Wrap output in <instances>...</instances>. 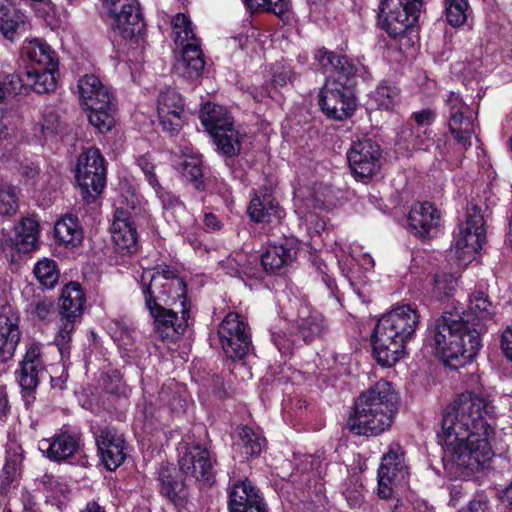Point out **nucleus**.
<instances>
[{
  "instance_id": "1",
  "label": "nucleus",
  "mask_w": 512,
  "mask_h": 512,
  "mask_svg": "<svg viewBox=\"0 0 512 512\" xmlns=\"http://www.w3.org/2000/svg\"><path fill=\"white\" fill-rule=\"evenodd\" d=\"M493 406L483 397L466 392L443 412V465L452 478L466 479L483 469L494 456L490 438Z\"/></svg>"
},
{
  "instance_id": "2",
  "label": "nucleus",
  "mask_w": 512,
  "mask_h": 512,
  "mask_svg": "<svg viewBox=\"0 0 512 512\" xmlns=\"http://www.w3.org/2000/svg\"><path fill=\"white\" fill-rule=\"evenodd\" d=\"M139 282L145 306L154 319L155 333L162 340H176L188 326L189 307L182 300L177 307L169 308V296L159 289L168 285L173 297H181L185 282L176 270L166 265L144 269Z\"/></svg>"
},
{
  "instance_id": "3",
  "label": "nucleus",
  "mask_w": 512,
  "mask_h": 512,
  "mask_svg": "<svg viewBox=\"0 0 512 512\" xmlns=\"http://www.w3.org/2000/svg\"><path fill=\"white\" fill-rule=\"evenodd\" d=\"M415 308L402 305L383 315L377 322L372 336L373 354L382 366L394 365L404 353L419 324Z\"/></svg>"
},
{
  "instance_id": "4",
  "label": "nucleus",
  "mask_w": 512,
  "mask_h": 512,
  "mask_svg": "<svg viewBox=\"0 0 512 512\" xmlns=\"http://www.w3.org/2000/svg\"><path fill=\"white\" fill-rule=\"evenodd\" d=\"M397 404L391 384L380 380L358 397L347 426L356 435H379L391 426Z\"/></svg>"
},
{
  "instance_id": "5",
  "label": "nucleus",
  "mask_w": 512,
  "mask_h": 512,
  "mask_svg": "<svg viewBox=\"0 0 512 512\" xmlns=\"http://www.w3.org/2000/svg\"><path fill=\"white\" fill-rule=\"evenodd\" d=\"M433 341L437 354L454 366L473 360L482 346L480 329L471 327L460 314L452 312H445L435 321Z\"/></svg>"
},
{
  "instance_id": "6",
  "label": "nucleus",
  "mask_w": 512,
  "mask_h": 512,
  "mask_svg": "<svg viewBox=\"0 0 512 512\" xmlns=\"http://www.w3.org/2000/svg\"><path fill=\"white\" fill-rule=\"evenodd\" d=\"M77 88L90 124L101 133L110 131L115 122V107L108 87L96 75L86 74L78 80Z\"/></svg>"
},
{
  "instance_id": "7",
  "label": "nucleus",
  "mask_w": 512,
  "mask_h": 512,
  "mask_svg": "<svg viewBox=\"0 0 512 512\" xmlns=\"http://www.w3.org/2000/svg\"><path fill=\"white\" fill-rule=\"evenodd\" d=\"M486 241L484 218L480 209L471 205L466 210L465 220L459 225L454 239L456 258L464 265L475 259Z\"/></svg>"
},
{
  "instance_id": "8",
  "label": "nucleus",
  "mask_w": 512,
  "mask_h": 512,
  "mask_svg": "<svg viewBox=\"0 0 512 512\" xmlns=\"http://www.w3.org/2000/svg\"><path fill=\"white\" fill-rule=\"evenodd\" d=\"M76 180L82 198L88 203L102 192L106 184V167L99 149L90 147L79 155Z\"/></svg>"
},
{
  "instance_id": "9",
  "label": "nucleus",
  "mask_w": 512,
  "mask_h": 512,
  "mask_svg": "<svg viewBox=\"0 0 512 512\" xmlns=\"http://www.w3.org/2000/svg\"><path fill=\"white\" fill-rule=\"evenodd\" d=\"M322 112L334 120L350 117L357 107L354 88L351 83L327 80L319 94Z\"/></svg>"
},
{
  "instance_id": "10",
  "label": "nucleus",
  "mask_w": 512,
  "mask_h": 512,
  "mask_svg": "<svg viewBox=\"0 0 512 512\" xmlns=\"http://www.w3.org/2000/svg\"><path fill=\"white\" fill-rule=\"evenodd\" d=\"M103 8L111 29L124 38L133 37L144 27L138 0H103Z\"/></svg>"
},
{
  "instance_id": "11",
  "label": "nucleus",
  "mask_w": 512,
  "mask_h": 512,
  "mask_svg": "<svg viewBox=\"0 0 512 512\" xmlns=\"http://www.w3.org/2000/svg\"><path fill=\"white\" fill-rule=\"evenodd\" d=\"M422 2L420 0H382L380 16L387 33L396 37L417 22Z\"/></svg>"
},
{
  "instance_id": "12",
  "label": "nucleus",
  "mask_w": 512,
  "mask_h": 512,
  "mask_svg": "<svg viewBox=\"0 0 512 512\" xmlns=\"http://www.w3.org/2000/svg\"><path fill=\"white\" fill-rule=\"evenodd\" d=\"M408 468L404 462V452L399 446L391 447L382 456L378 469V495L383 499H391L399 486L405 484Z\"/></svg>"
},
{
  "instance_id": "13",
  "label": "nucleus",
  "mask_w": 512,
  "mask_h": 512,
  "mask_svg": "<svg viewBox=\"0 0 512 512\" xmlns=\"http://www.w3.org/2000/svg\"><path fill=\"white\" fill-rule=\"evenodd\" d=\"M448 128L462 150L471 146V137L475 133L473 113L462 98L451 92L446 100Z\"/></svg>"
},
{
  "instance_id": "14",
  "label": "nucleus",
  "mask_w": 512,
  "mask_h": 512,
  "mask_svg": "<svg viewBox=\"0 0 512 512\" xmlns=\"http://www.w3.org/2000/svg\"><path fill=\"white\" fill-rule=\"evenodd\" d=\"M222 349L231 359H242L251 345L247 324L237 313H228L218 328Z\"/></svg>"
},
{
  "instance_id": "15",
  "label": "nucleus",
  "mask_w": 512,
  "mask_h": 512,
  "mask_svg": "<svg viewBox=\"0 0 512 512\" xmlns=\"http://www.w3.org/2000/svg\"><path fill=\"white\" fill-rule=\"evenodd\" d=\"M178 460L179 469L185 478L210 484L214 478L215 459L199 444L184 446Z\"/></svg>"
},
{
  "instance_id": "16",
  "label": "nucleus",
  "mask_w": 512,
  "mask_h": 512,
  "mask_svg": "<svg viewBox=\"0 0 512 512\" xmlns=\"http://www.w3.org/2000/svg\"><path fill=\"white\" fill-rule=\"evenodd\" d=\"M381 150L371 139L354 142L347 153L349 166L359 180L373 177L380 169Z\"/></svg>"
},
{
  "instance_id": "17",
  "label": "nucleus",
  "mask_w": 512,
  "mask_h": 512,
  "mask_svg": "<svg viewBox=\"0 0 512 512\" xmlns=\"http://www.w3.org/2000/svg\"><path fill=\"white\" fill-rule=\"evenodd\" d=\"M112 241L115 251L123 256H130L138 251V233L132 214L124 207L115 210L111 226Z\"/></svg>"
},
{
  "instance_id": "18",
  "label": "nucleus",
  "mask_w": 512,
  "mask_h": 512,
  "mask_svg": "<svg viewBox=\"0 0 512 512\" xmlns=\"http://www.w3.org/2000/svg\"><path fill=\"white\" fill-rule=\"evenodd\" d=\"M157 113L164 131L176 134L183 125L184 101L174 89L162 91L158 97Z\"/></svg>"
},
{
  "instance_id": "19",
  "label": "nucleus",
  "mask_w": 512,
  "mask_h": 512,
  "mask_svg": "<svg viewBox=\"0 0 512 512\" xmlns=\"http://www.w3.org/2000/svg\"><path fill=\"white\" fill-rule=\"evenodd\" d=\"M440 221V211L430 202L413 204L408 214L410 228L422 239L433 237L438 231Z\"/></svg>"
},
{
  "instance_id": "20",
  "label": "nucleus",
  "mask_w": 512,
  "mask_h": 512,
  "mask_svg": "<svg viewBox=\"0 0 512 512\" xmlns=\"http://www.w3.org/2000/svg\"><path fill=\"white\" fill-rule=\"evenodd\" d=\"M45 369L41 345L30 343L26 346V352L15 371L16 379L24 391L32 392L39 384V375Z\"/></svg>"
},
{
  "instance_id": "21",
  "label": "nucleus",
  "mask_w": 512,
  "mask_h": 512,
  "mask_svg": "<svg viewBox=\"0 0 512 512\" xmlns=\"http://www.w3.org/2000/svg\"><path fill=\"white\" fill-rule=\"evenodd\" d=\"M96 444L105 467L112 471L126 458V446L122 435L114 429H101L96 435Z\"/></svg>"
},
{
  "instance_id": "22",
  "label": "nucleus",
  "mask_w": 512,
  "mask_h": 512,
  "mask_svg": "<svg viewBox=\"0 0 512 512\" xmlns=\"http://www.w3.org/2000/svg\"><path fill=\"white\" fill-rule=\"evenodd\" d=\"M19 317L10 308L0 310V361L11 359L20 341Z\"/></svg>"
},
{
  "instance_id": "23",
  "label": "nucleus",
  "mask_w": 512,
  "mask_h": 512,
  "mask_svg": "<svg viewBox=\"0 0 512 512\" xmlns=\"http://www.w3.org/2000/svg\"><path fill=\"white\" fill-rule=\"evenodd\" d=\"M229 512H266L258 490L249 480L236 482L231 487Z\"/></svg>"
},
{
  "instance_id": "24",
  "label": "nucleus",
  "mask_w": 512,
  "mask_h": 512,
  "mask_svg": "<svg viewBox=\"0 0 512 512\" xmlns=\"http://www.w3.org/2000/svg\"><path fill=\"white\" fill-rule=\"evenodd\" d=\"M39 450L50 460L60 462L72 457L79 448V439L67 431L39 441Z\"/></svg>"
},
{
  "instance_id": "25",
  "label": "nucleus",
  "mask_w": 512,
  "mask_h": 512,
  "mask_svg": "<svg viewBox=\"0 0 512 512\" xmlns=\"http://www.w3.org/2000/svg\"><path fill=\"white\" fill-rule=\"evenodd\" d=\"M21 57L25 62V69L58 67L55 51L42 39L26 40L21 48Z\"/></svg>"
},
{
  "instance_id": "26",
  "label": "nucleus",
  "mask_w": 512,
  "mask_h": 512,
  "mask_svg": "<svg viewBox=\"0 0 512 512\" xmlns=\"http://www.w3.org/2000/svg\"><path fill=\"white\" fill-rule=\"evenodd\" d=\"M496 314V306L489 300L488 296L477 291L470 295L467 309L463 311L461 319L481 330V326L492 321Z\"/></svg>"
},
{
  "instance_id": "27",
  "label": "nucleus",
  "mask_w": 512,
  "mask_h": 512,
  "mask_svg": "<svg viewBox=\"0 0 512 512\" xmlns=\"http://www.w3.org/2000/svg\"><path fill=\"white\" fill-rule=\"evenodd\" d=\"M205 67L200 42H191L182 47L181 56L174 64L177 75L187 80L198 79Z\"/></svg>"
},
{
  "instance_id": "28",
  "label": "nucleus",
  "mask_w": 512,
  "mask_h": 512,
  "mask_svg": "<svg viewBox=\"0 0 512 512\" xmlns=\"http://www.w3.org/2000/svg\"><path fill=\"white\" fill-rule=\"evenodd\" d=\"M248 212L255 222L278 224L283 217V211L268 190L255 194L250 201Z\"/></svg>"
},
{
  "instance_id": "29",
  "label": "nucleus",
  "mask_w": 512,
  "mask_h": 512,
  "mask_svg": "<svg viewBox=\"0 0 512 512\" xmlns=\"http://www.w3.org/2000/svg\"><path fill=\"white\" fill-rule=\"evenodd\" d=\"M317 59L322 67L335 71L336 75L332 80L351 83L353 87L355 86L354 77L358 72V67L353 61L330 51H320L317 54Z\"/></svg>"
},
{
  "instance_id": "30",
  "label": "nucleus",
  "mask_w": 512,
  "mask_h": 512,
  "mask_svg": "<svg viewBox=\"0 0 512 512\" xmlns=\"http://www.w3.org/2000/svg\"><path fill=\"white\" fill-rule=\"evenodd\" d=\"M86 303L85 293L77 282L68 283L61 292L60 316L79 320Z\"/></svg>"
},
{
  "instance_id": "31",
  "label": "nucleus",
  "mask_w": 512,
  "mask_h": 512,
  "mask_svg": "<svg viewBox=\"0 0 512 512\" xmlns=\"http://www.w3.org/2000/svg\"><path fill=\"white\" fill-rule=\"evenodd\" d=\"M295 258V251L287 243L269 245L261 256L266 272L278 273L289 266Z\"/></svg>"
},
{
  "instance_id": "32",
  "label": "nucleus",
  "mask_w": 512,
  "mask_h": 512,
  "mask_svg": "<svg viewBox=\"0 0 512 512\" xmlns=\"http://www.w3.org/2000/svg\"><path fill=\"white\" fill-rule=\"evenodd\" d=\"M161 493L174 504H182L187 497L186 485L178 479L176 469L172 465H163L159 471Z\"/></svg>"
},
{
  "instance_id": "33",
  "label": "nucleus",
  "mask_w": 512,
  "mask_h": 512,
  "mask_svg": "<svg viewBox=\"0 0 512 512\" xmlns=\"http://www.w3.org/2000/svg\"><path fill=\"white\" fill-rule=\"evenodd\" d=\"M55 237L66 247H76L83 240V230L77 217L67 215L54 226Z\"/></svg>"
},
{
  "instance_id": "34",
  "label": "nucleus",
  "mask_w": 512,
  "mask_h": 512,
  "mask_svg": "<svg viewBox=\"0 0 512 512\" xmlns=\"http://www.w3.org/2000/svg\"><path fill=\"white\" fill-rule=\"evenodd\" d=\"M58 67L26 69V84L37 93H46L56 88Z\"/></svg>"
},
{
  "instance_id": "35",
  "label": "nucleus",
  "mask_w": 512,
  "mask_h": 512,
  "mask_svg": "<svg viewBox=\"0 0 512 512\" xmlns=\"http://www.w3.org/2000/svg\"><path fill=\"white\" fill-rule=\"evenodd\" d=\"M200 119L211 136L215 134L216 130L232 124L231 117L224 107L210 103L205 104L202 108Z\"/></svg>"
},
{
  "instance_id": "36",
  "label": "nucleus",
  "mask_w": 512,
  "mask_h": 512,
  "mask_svg": "<svg viewBox=\"0 0 512 512\" xmlns=\"http://www.w3.org/2000/svg\"><path fill=\"white\" fill-rule=\"evenodd\" d=\"M266 443L265 438L248 426L241 428L236 449L244 458L257 456L261 453Z\"/></svg>"
},
{
  "instance_id": "37",
  "label": "nucleus",
  "mask_w": 512,
  "mask_h": 512,
  "mask_svg": "<svg viewBox=\"0 0 512 512\" xmlns=\"http://www.w3.org/2000/svg\"><path fill=\"white\" fill-rule=\"evenodd\" d=\"M164 208V215L167 220H174L181 226H185L188 213L185 206L171 193L165 191L160 185L154 188Z\"/></svg>"
},
{
  "instance_id": "38",
  "label": "nucleus",
  "mask_w": 512,
  "mask_h": 512,
  "mask_svg": "<svg viewBox=\"0 0 512 512\" xmlns=\"http://www.w3.org/2000/svg\"><path fill=\"white\" fill-rule=\"evenodd\" d=\"M218 149L228 157H234L239 154L241 149V136L238 130L233 126V123L216 130L212 135Z\"/></svg>"
},
{
  "instance_id": "39",
  "label": "nucleus",
  "mask_w": 512,
  "mask_h": 512,
  "mask_svg": "<svg viewBox=\"0 0 512 512\" xmlns=\"http://www.w3.org/2000/svg\"><path fill=\"white\" fill-rule=\"evenodd\" d=\"M39 227L36 220L24 218L16 227L15 245L20 251L29 252L36 248Z\"/></svg>"
},
{
  "instance_id": "40",
  "label": "nucleus",
  "mask_w": 512,
  "mask_h": 512,
  "mask_svg": "<svg viewBox=\"0 0 512 512\" xmlns=\"http://www.w3.org/2000/svg\"><path fill=\"white\" fill-rule=\"evenodd\" d=\"M175 44L184 47L191 42H199L195 36L190 19L183 13L176 14L171 22Z\"/></svg>"
},
{
  "instance_id": "41",
  "label": "nucleus",
  "mask_w": 512,
  "mask_h": 512,
  "mask_svg": "<svg viewBox=\"0 0 512 512\" xmlns=\"http://www.w3.org/2000/svg\"><path fill=\"white\" fill-rule=\"evenodd\" d=\"M325 330L324 319L317 312L309 313L308 316H301L298 322V333L305 342H311L320 337Z\"/></svg>"
},
{
  "instance_id": "42",
  "label": "nucleus",
  "mask_w": 512,
  "mask_h": 512,
  "mask_svg": "<svg viewBox=\"0 0 512 512\" xmlns=\"http://www.w3.org/2000/svg\"><path fill=\"white\" fill-rule=\"evenodd\" d=\"M372 99L379 109L391 111L399 104L400 90L392 84H380L372 93Z\"/></svg>"
},
{
  "instance_id": "43",
  "label": "nucleus",
  "mask_w": 512,
  "mask_h": 512,
  "mask_svg": "<svg viewBox=\"0 0 512 512\" xmlns=\"http://www.w3.org/2000/svg\"><path fill=\"white\" fill-rule=\"evenodd\" d=\"M445 15L448 23L453 27L463 26L471 14L468 0H444Z\"/></svg>"
},
{
  "instance_id": "44",
  "label": "nucleus",
  "mask_w": 512,
  "mask_h": 512,
  "mask_svg": "<svg viewBox=\"0 0 512 512\" xmlns=\"http://www.w3.org/2000/svg\"><path fill=\"white\" fill-rule=\"evenodd\" d=\"M457 287V278L449 273L436 274L429 290L431 296L437 300H443L451 296Z\"/></svg>"
},
{
  "instance_id": "45",
  "label": "nucleus",
  "mask_w": 512,
  "mask_h": 512,
  "mask_svg": "<svg viewBox=\"0 0 512 512\" xmlns=\"http://www.w3.org/2000/svg\"><path fill=\"white\" fill-rule=\"evenodd\" d=\"M19 21L16 10L7 1L0 0V32L5 38L13 39Z\"/></svg>"
},
{
  "instance_id": "46",
  "label": "nucleus",
  "mask_w": 512,
  "mask_h": 512,
  "mask_svg": "<svg viewBox=\"0 0 512 512\" xmlns=\"http://www.w3.org/2000/svg\"><path fill=\"white\" fill-rule=\"evenodd\" d=\"M34 274L39 283L46 288H53L59 279L56 263L51 259L38 261L34 267Z\"/></svg>"
},
{
  "instance_id": "47",
  "label": "nucleus",
  "mask_w": 512,
  "mask_h": 512,
  "mask_svg": "<svg viewBox=\"0 0 512 512\" xmlns=\"http://www.w3.org/2000/svg\"><path fill=\"white\" fill-rule=\"evenodd\" d=\"M77 319L60 316L58 330L54 338V343L62 357L69 354V343L72 339V333L75 330Z\"/></svg>"
},
{
  "instance_id": "48",
  "label": "nucleus",
  "mask_w": 512,
  "mask_h": 512,
  "mask_svg": "<svg viewBox=\"0 0 512 512\" xmlns=\"http://www.w3.org/2000/svg\"><path fill=\"white\" fill-rule=\"evenodd\" d=\"M180 171L188 181L194 184L196 189L203 188L202 161L199 156H187L180 163Z\"/></svg>"
},
{
  "instance_id": "49",
  "label": "nucleus",
  "mask_w": 512,
  "mask_h": 512,
  "mask_svg": "<svg viewBox=\"0 0 512 512\" xmlns=\"http://www.w3.org/2000/svg\"><path fill=\"white\" fill-rule=\"evenodd\" d=\"M18 209V195L15 187L3 185L0 187V214L10 216Z\"/></svg>"
},
{
  "instance_id": "50",
  "label": "nucleus",
  "mask_w": 512,
  "mask_h": 512,
  "mask_svg": "<svg viewBox=\"0 0 512 512\" xmlns=\"http://www.w3.org/2000/svg\"><path fill=\"white\" fill-rule=\"evenodd\" d=\"M29 306L31 314L42 321L49 320L55 312L53 300L43 295H36Z\"/></svg>"
},
{
  "instance_id": "51",
  "label": "nucleus",
  "mask_w": 512,
  "mask_h": 512,
  "mask_svg": "<svg viewBox=\"0 0 512 512\" xmlns=\"http://www.w3.org/2000/svg\"><path fill=\"white\" fill-rule=\"evenodd\" d=\"M436 114L431 109H423L417 112H414L411 118L414 120L416 124V144L422 146L424 144V140L420 137L419 133L423 131L424 134L428 133V128L435 121Z\"/></svg>"
},
{
  "instance_id": "52",
  "label": "nucleus",
  "mask_w": 512,
  "mask_h": 512,
  "mask_svg": "<svg viewBox=\"0 0 512 512\" xmlns=\"http://www.w3.org/2000/svg\"><path fill=\"white\" fill-rule=\"evenodd\" d=\"M238 259H227L225 262V268L227 273L233 277H248L252 278L256 276L255 269L251 267L250 263L241 264L240 261L245 257L243 254H237Z\"/></svg>"
},
{
  "instance_id": "53",
  "label": "nucleus",
  "mask_w": 512,
  "mask_h": 512,
  "mask_svg": "<svg viewBox=\"0 0 512 512\" xmlns=\"http://www.w3.org/2000/svg\"><path fill=\"white\" fill-rule=\"evenodd\" d=\"M23 460V450L17 443H10L7 449L6 463L4 470L6 473L15 472Z\"/></svg>"
},
{
  "instance_id": "54",
  "label": "nucleus",
  "mask_w": 512,
  "mask_h": 512,
  "mask_svg": "<svg viewBox=\"0 0 512 512\" xmlns=\"http://www.w3.org/2000/svg\"><path fill=\"white\" fill-rule=\"evenodd\" d=\"M266 11L283 16L290 8V0H249Z\"/></svg>"
},
{
  "instance_id": "55",
  "label": "nucleus",
  "mask_w": 512,
  "mask_h": 512,
  "mask_svg": "<svg viewBox=\"0 0 512 512\" xmlns=\"http://www.w3.org/2000/svg\"><path fill=\"white\" fill-rule=\"evenodd\" d=\"M40 126L45 135H53L60 127L58 114L53 109H46L41 117Z\"/></svg>"
},
{
  "instance_id": "56",
  "label": "nucleus",
  "mask_w": 512,
  "mask_h": 512,
  "mask_svg": "<svg viewBox=\"0 0 512 512\" xmlns=\"http://www.w3.org/2000/svg\"><path fill=\"white\" fill-rule=\"evenodd\" d=\"M26 82V72L22 75L11 74L8 80L4 83V90L11 94H20L23 90L29 88Z\"/></svg>"
},
{
  "instance_id": "57",
  "label": "nucleus",
  "mask_w": 512,
  "mask_h": 512,
  "mask_svg": "<svg viewBox=\"0 0 512 512\" xmlns=\"http://www.w3.org/2000/svg\"><path fill=\"white\" fill-rule=\"evenodd\" d=\"M44 485L47 491H49L51 496L54 498L63 496L68 490L66 484L62 483L59 478H56L52 475H47L44 477Z\"/></svg>"
},
{
  "instance_id": "58",
  "label": "nucleus",
  "mask_w": 512,
  "mask_h": 512,
  "mask_svg": "<svg viewBox=\"0 0 512 512\" xmlns=\"http://www.w3.org/2000/svg\"><path fill=\"white\" fill-rule=\"evenodd\" d=\"M110 329L115 341L119 342L121 345L129 344L131 340V330L124 323L116 321Z\"/></svg>"
},
{
  "instance_id": "59",
  "label": "nucleus",
  "mask_w": 512,
  "mask_h": 512,
  "mask_svg": "<svg viewBox=\"0 0 512 512\" xmlns=\"http://www.w3.org/2000/svg\"><path fill=\"white\" fill-rule=\"evenodd\" d=\"M138 166L141 168L143 173L145 174V177L148 181V183L153 187L156 188L158 186V181L156 179L155 174L153 173L154 165L151 162V159L148 155H144L138 158L137 160Z\"/></svg>"
},
{
  "instance_id": "60",
  "label": "nucleus",
  "mask_w": 512,
  "mask_h": 512,
  "mask_svg": "<svg viewBox=\"0 0 512 512\" xmlns=\"http://www.w3.org/2000/svg\"><path fill=\"white\" fill-rule=\"evenodd\" d=\"M306 229L311 237L320 235L325 229V222L314 214H309L305 219Z\"/></svg>"
},
{
  "instance_id": "61",
  "label": "nucleus",
  "mask_w": 512,
  "mask_h": 512,
  "mask_svg": "<svg viewBox=\"0 0 512 512\" xmlns=\"http://www.w3.org/2000/svg\"><path fill=\"white\" fill-rule=\"evenodd\" d=\"M462 512H491V507L486 497L479 496L471 500L468 508Z\"/></svg>"
},
{
  "instance_id": "62",
  "label": "nucleus",
  "mask_w": 512,
  "mask_h": 512,
  "mask_svg": "<svg viewBox=\"0 0 512 512\" xmlns=\"http://www.w3.org/2000/svg\"><path fill=\"white\" fill-rule=\"evenodd\" d=\"M501 348L504 355L512 361V326L505 329L502 333Z\"/></svg>"
},
{
  "instance_id": "63",
  "label": "nucleus",
  "mask_w": 512,
  "mask_h": 512,
  "mask_svg": "<svg viewBox=\"0 0 512 512\" xmlns=\"http://www.w3.org/2000/svg\"><path fill=\"white\" fill-rule=\"evenodd\" d=\"M203 226L207 231H217L221 229L222 223L217 216L212 212H205L203 214Z\"/></svg>"
},
{
  "instance_id": "64",
  "label": "nucleus",
  "mask_w": 512,
  "mask_h": 512,
  "mask_svg": "<svg viewBox=\"0 0 512 512\" xmlns=\"http://www.w3.org/2000/svg\"><path fill=\"white\" fill-rule=\"evenodd\" d=\"M292 72L289 68L282 67L280 71H275L273 74L272 82L274 85L285 86L291 82Z\"/></svg>"
}]
</instances>
